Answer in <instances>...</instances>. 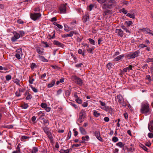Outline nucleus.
Listing matches in <instances>:
<instances>
[{
  "label": "nucleus",
  "instance_id": "f257e3e1",
  "mask_svg": "<svg viewBox=\"0 0 153 153\" xmlns=\"http://www.w3.org/2000/svg\"><path fill=\"white\" fill-rule=\"evenodd\" d=\"M116 2L115 0H109L103 4L102 8L104 10V15L111 14L112 12L111 9L116 6Z\"/></svg>",
  "mask_w": 153,
  "mask_h": 153
},
{
  "label": "nucleus",
  "instance_id": "f03ea898",
  "mask_svg": "<svg viewBox=\"0 0 153 153\" xmlns=\"http://www.w3.org/2000/svg\"><path fill=\"white\" fill-rule=\"evenodd\" d=\"M99 102L100 103L101 106L100 108L108 112L111 114H112L114 112L113 109L110 106H107L106 104L101 100H100Z\"/></svg>",
  "mask_w": 153,
  "mask_h": 153
},
{
  "label": "nucleus",
  "instance_id": "7ed1b4c3",
  "mask_svg": "<svg viewBox=\"0 0 153 153\" xmlns=\"http://www.w3.org/2000/svg\"><path fill=\"white\" fill-rule=\"evenodd\" d=\"M140 110L141 113L145 115H148L150 114V110L148 102H144L142 104Z\"/></svg>",
  "mask_w": 153,
  "mask_h": 153
},
{
  "label": "nucleus",
  "instance_id": "20e7f679",
  "mask_svg": "<svg viewBox=\"0 0 153 153\" xmlns=\"http://www.w3.org/2000/svg\"><path fill=\"white\" fill-rule=\"evenodd\" d=\"M71 79L72 81L79 86H82L83 84L82 80L76 76H71Z\"/></svg>",
  "mask_w": 153,
  "mask_h": 153
},
{
  "label": "nucleus",
  "instance_id": "39448f33",
  "mask_svg": "<svg viewBox=\"0 0 153 153\" xmlns=\"http://www.w3.org/2000/svg\"><path fill=\"white\" fill-rule=\"evenodd\" d=\"M41 16V14L39 13H34L30 14V18L34 21L39 19Z\"/></svg>",
  "mask_w": 153,
  "mask_h": 153
},
{
  "label": "nucleus",
  "instance_id": "423d86ee",
  "mask_svg": "<svg viewBox=\"0 0 153 153\" xmlns=\"http://www.w3.org/2000/svg\"><path fill=\"white\" fill-rule=\"evenodd\" d=\"M119 103L123 106H126V103L124 102L123 98L121 95H118L117 96Z\"/></svg>",
  "mask_w": 153,
  "mask_h": 153
},
{
  "label": "nucleus",
  "instance_id": "0eeeda50",
  "mask_svg": "<svg viewBox=\"0 0 153 153\" xmlns=\"http://www.w3.org/2000/svg\"><path fill=\"white\" fill-rule=\"evenodd\" d=\"M140 53V51H136L133 53H131L128 54L127 57L130 58H134L137 56Z\"/></svg>",
  "mask_w": 153,
  "mask_h": 153
},
{
  "label": "nucleus",
  "instance_id": "6e6552de",
  "mask_svg": "<svg viewBox=\"0 0 153 153\" xmlns=\"http://www.w3.org/2000/svg\"><path fill=\"white\" fill-rule=\"evenodd\" d=\"M141 31L145 34H149L150 36H153V33L152 31L148 28H143L141 29Z\"/></svg>",
  "mask_w": 153,
  "mask_h": 153
},
{
  "label": "nucleus",
  "instance_id": "1a4fd4ad",
  "mask_svg": "<svg viewBox=\"0 0 153 153\" xmlns=\"http://www.w3.org/2000/svg\"><path fill=\"white\" fill-rule=\"evenodd\" d=\"M36 52L39 54V55H45V53L44 51V49L39 47H36Z\"/></svg>",
  "mask_w": 153,
  "mask_h": 153
},
{
  "label": "nucleus",
  "instance_id": "9d476101",
  "mask_svg": "<svg viewBox=\"0 0 153 153\" xmlns=\"http://www.w3.org/2000/svg\"><path fill=\"white\" fill-rule=\"evenodd\" d=\"M13 33L14 36L12 37L11 39L13 42H14L20 38V35L19 33H17L16 31L14 32Z\"/></svg>",
  "mask_w": 153,
  "mask_h": 153
},
{
  "label": "nucleus",
  "instance_id": "9b49d317",
  "mask_svg": "<svg viewBox=\"0 0 153 153\" xmlns=\"http://www.w3.org/2000/svg\"><path fill=\"white\" fill-rule=\"evenodd\" d=\"M66 7L65 4H61L59 7V10L61 13H65L66 12Z\"/></svg>",
  "mask_w": 153,
  "mask_h": 153
},
{
  "label": "nucleus",
  "instance_id": "f8f14e48",
  "mask_svg": "<svg viewBox=\"0 0 153 153\" xmlns=\"http://www.w3.org/2000/svg\"><path fill=\"white\" fill-rule=\"evenodd\" d=\"M94 134L97 139L100 141H102L103 139L100 137V133L99 131L98 130L94 132Z\"/></svg>",
  "mask_w": 153,
  "mask_h": 153
},
{
  "label": "nucleus",
  "instance_id": "ddd939ff",
  "mask_svg": "<svg viewBox=\"0 0 153 153\" xmlns=\"http://www.w3.org/2000/svg\"><path fill=\"white\" fill-rule=\"evenodd\" d=\"M16 52V54L15 56L18 59H21V55L22 54V50L21 49H18Z\"/></svg>",
  "mask_w": 153,
  "mask_h": 153
},
{
  "label": "nucleus",
  "instance_id": "4468645a",
  "mask_svg": "<svg viewBox=\"0 0 153 153\" xmlns=\"http://www.w3.org/2000/svg\"><path fill=\"white\" fill-rule=\"evenodd\" d=\"M148 128L150 131L153 132V120L150 121L149 124Z\"/></svg>",
  "mask_w": 153,
  "mask_h": 153
},
{
  "label": "nucleus",
  "instance_id": "2eb2a0df",
  "mask_svg": "<svg viewBox=\"0 0 153 153\" xmlns=\"http://www.w3.org/2000/svg\"><path fill=\"white\" fill-rule=\"evenodd\" d=\"M53 44L54 45H57L58 47L63 48L64 46L62 44L56 40L54 41Z\"/></svg>",
  "mask_w": 153,
  "mask_h": 153
},
{
  "label": "nucleus",
  "instance_id": "dca6fc26",
  "mask_svg": "<svg viewBox=\"0 0 153 153\" xmlns=\"http://www.w3.org/2000/svg\"><path fill=\"white\" fill-rule=\"evenodd\" d=\"M124 56L123 54H121V55H120L117 56L116 57L114 58L113 59V61L114 62L118 61L119 60L121 59H122V58L124 57Z\"/></svg>",
  "mask_w": 153,
  "mask_h": 153
},
{
  "label": "nucleus",
  "instance_id": "f3484780",
  "mask_svg": "<svg viewBox=\"0 0 153 153\" xmlns=\"http://www.w3.org/2000/svg\"><path fill=\"white\" fill-rule=\"evenodd\" d=\"M38 151V149L36 147H33L32 149H30L29 150L30 152V153H36Z\"/></svg>",
  "mask_w": 153,
  "mask_h": 153
},
{
  "label": "nucleus",
  "instance_id": "a211bd4d",
  "mask_svg": "<svg viewBox=\"0 0 153 153\" xmlns=\"http://www.w3.org/2000/svg\"><path fill=\"white\" fill-rule=\"evenodd\" d=\"M89 19V15L88 14H86L83 18V22H85L88 21Z\"/></svg>",
  "mask_w": 153,
  "mask_h": 153
},
{
  "label": "nucleus",
  "instance_id": "6ab92c4d",
  "mask_svg": "<svg viewBox=\"0 0 153 153\" xmlns=\"http://www.w3.org/2000/svg\"><path fill=\"white\" fill-rule=\"evenodd\" d=\"M71 149H68L66 150L61 149L59 151L60 153H69L71 150Z\"/></svg>",
  "mask_w": 153,
  "mask_h": 153
},
{
  "label": "nucleus",
  "instance_id": "aec40b11",
  "mask_svg": "<svg viewBox=\"0 0 153 153\" xmlns=\"http://www.w3.org/2000/svg\"><path fill=\"white\" fill-rule=\"evenodd\" d=\"M116 32L117 33L118 35L122 36L123 35V31L121 29H116Z\"/></svg>",
  "mask_w": 153,
  "mask_h": 153
},
{
  "label": "nucleus",
  "instance_id": "412c9836",
  "mask_svg": "<svg viewBox=\"0 0 153 153\" xmlns=\"http://www.w3.org/2000/svg\"><path fill=\"white\" fill-rule=\"evenodd\" d=\"M38 57L39 59L42 61L44 62H48V60L46 59L44 56H42L40 55H39Z\"/></svg>",
  "mask_w": 153,
  "mask_h": 153
},
{
  "label": "nucleus",
  "instance_id": "4be33fe9",
  "mask_svg": "<svg viewBox=\"0 0 153 153\" xmlns=\"http://www.w3.org/2000/svg\"><path fill=\"white\" fill-rule=\"evenodd\" d=\"M55 82L56 81L55 80H53L51 83L48 84V88H50L53 87L55 84Z\"/></svg>",
  "mask_w": 153,
  "mask_h": 153
},
{
  "label": "nucleus",
  "instance_id": "5701e85b",
  "mask_svg": "<svg viewBox=\"0 0 153 153\" xmlns=\"http://www.w3.org/2000/svg\"><path fill=\"white\" fill-rule=\"evenodd\" d=\"M132 24V22L131 21H126L125 22L124 25L127 27H129Z\"/></svg>",
  "mask_w": 153,
  "mask_h": 153
},
{
  "label": "nucleus",
  "instance_id": "b1692460",
  "mask_svg": "<svg viewBox=\"0 0 153 153\" xmlns=\"http://www.w3.org/2000/svg\"><path fill=\"white\" fill-rule=\"evenodd\" d=\"M79 129L82 134H86V132L85 129L82 127H80Z\"/></svg>",
  "mask_w": 153,
  "mask_h": 153
},
{
  "label": "nucleus",
  "instance_id": "393cba45",
  "mask_svg": "<svg viewBox=\"0 0 153 153\" xmlns=\"http://www.w3.org/2000/svg\"><path fill=\"white\" fill-rule=\"evenodd\" d=\"M74 34H76V32H75L74 31H70L69 33L66 34L67 37H71L73 36V35Z\"/></svg>",
  "mask_w": 153,
  "mask_h": 153
},
{
  "label": "nucleus",
  "instance_id": "a878e982",
  "mask_svg": "<svg viewBox=\"0 0 153 153\" xmlns=\"http://www.w3.org/2000/svg\"><path fill=\"white\" fill-rule=\"evenodd\" d=\"M132 66L131 65H130L129 67H126L124 68L123 69V71L124 72H126L127 71H129L132 69Z\"/></svg>",
  "mask_w": 153,
  "mask_h": 153
},
{
  "label": "nucleus",
  "instance_id": "bb28decb",
  "mask_svg": "<svg viewBox=\"0 0 153 153\" xmlns=\"http://www.w3.org/2000/svg\"><path fill=\"white\" fill-rule=\"evenodd\" d=\"M116 146L120 148H122L124 146V144L122 142H119L116 144Z\"/></svg>",
  "mask_w": 153,
  "mask_h": 153
},
{
  "label": "nucleus",
  "instance_id": "cd10ccee",
  "mask_svg": "<svg viewBox=\"0 0 153 153\" xmlns=\"http://www.w3.org/2000/svg\"><path fill=\"white\" fill-rule=\"evenodd\" d=\"M21 147V145L20 143H19L16 147V151H17L20 153H21V151L20 148Z\"/></svg>",
  "mask_w": 153,
  "mask_h": 153
},
{
  "label": "nucleus",
  "instance_id": "c85d7f7f",
  "mask_svg": "<svg viewBox=\"0 0 153 153\" xmlns=\"http://www.w3.org/2000/svg\"><path fill=\"white\" fill-rule=\"evenodd\" d=\"M64 30L66 31H68L70 30L71 29V27H69L68 25L66 24H65L64 25Z\"/></svg>",
  "mask_w": 153,
  "mask_h": 153
},
{
  "label": "nucleus",
  "instance_id": "c756f323",
  "mask_svg": "<svg viewBox=\"0 0 153 153\" xmlns=\"http://www.w3.org/2000/svg\"><path fill=\"white\" fill-rule=\"evenodd\" d=\"M126 16L132 19L135 18V15L134 13H128L127 14Z\"/></svg>",
  "mask_w": 153,
  "mask_h": 153
},
{
  "label": "nucleus",
  "instance_id": "7c9ffc66",
  "mask_svg": "<svg viewBox=\"0 0 153 153\" xmlns=\"http://www.w3.org/2000/svg\"><path fill=\"white\" fill-rule=\"evenodd\" d=\"M93 114L94 116L96 117H98L100 115V114L99 113H98L96 110L94 111Z\"/></svg>",
  "mask_w": 153,
  "mask_h": 153
},
{
  "label": "nucleus",
  "instance_id": "2f4dec72",
  "mask_svg": "<svg viewBox=\"0 0 153 153\" xmlns=\"http://www.w3.org/2000/svg\"><path fill=\"white\" fill-rule=\"evenodd\" d=\"M14 82L15 83H16L17 85H18L19 86H21V85L20 84V80L17 79H16L14 80Z\"/></svg>",
  "mask_w": 153,
  "mask_h": 153
},
{
  "label": "nucleus",
  "instance_id": "473e14b6",
  "mask_svg": "<svg viewBox=\"0 0 153 153\" xmlns=\"http://www.w3.org/2000/svg\"><path fill=\"white\" fill-rule=\"evenodd\" d=\"M119 140L118 138L116 137H113L112 138V141L114 143L117 142Z\"/></svg>",
  "mask_w": 153,
  "mask_h": 153
},
{
  "label": "nucleus",
  "instance_id": "72a5a7b5",
  "mask_svg": "<svg viewBox=\"0 0 153 153\" xmlns=\"http://www.w3.org/2000/svg\"><path fill=\"white\" fill-rule=\"evenodd\" d=\"M120 12H123L124 14H127L128 11L127 10H126L124 8H122L120 10Z\"/></svg>",
  "mask_w": 153,
  "mask_h": 153
},
{
  "label": "nucleus",
  "instance_id": "f704fd0d",
  "mask_svg": "<svg viewBox=\"0 0 153 153\" xmlns=\"http://www.w3.org/2000/svg\"><path fill=\"white\" fill-rule=\"evenodd\" d=\"M18 32L20 34V37H22L25 35V32L22 30L19 31Z\"/></svg>",
  "mask_w": 153,
  "mask_h": 153
},
{
  "label": "nucleus",
  "instance_id": "c9c22d12",
  "mask_svg": "<svg viewBox=\"0 0 153 153\" xmlns=\"http://www.w3.org/2000/svg\"><path fill=\"white\" fill-rule=\"evenodd\" d=\"M29 106L28 104L26 103H25L22 106V108L26 109Z\"/></svg>",
  "mask_w": 153,
  "mask_h": 153
},
{
  "label": "nucleus",
  "instance_id": "e433bc0d",
  "mask_svg": "<svg viewBox=\"0 0 153 153\" xmlns=\"http://www.w3.org/2000/svg\"><path fill=\"white\" fill-rule=\"evenodd\" d=\"M84 51H82V50L81 49H79L78 50V53L79 54H82L83 56H85V52Z\"/></svg>",
  "mask_w": 153,
  "mask_h": 153
},
{
  "label": "nucleus",
  "instance_id": "4c0bfd02",
  "mask_svg": "<svg viewBox=\"0 0 153 153\" xmlns=\"http://www.w3.org/2000/svg\"><path fill=\"white\" fill-rule=\"evenodd\" d=\"M75 101L78 104H81L82 102V100L80 99L79 98L76 99Z\"/></svg>",
  "mask_w": 153,
  "mask_h": 153
},
{
  "label": "nucleus",
  "instance_id": "58836bf2",
  "mask_svg": "<svg viewBox=\"0 0 153 153\" xmlns=\"http://www.w3.org/2000/svg\"><path fill=\"white\" fill-rule=\"evenodd\" d=\"M88 40L89 41V42L91 44H92L94 45H95V42L94 40L91 38L88 39Z\"/></svg>",
  "mask_w": 153,
  "mask_h": 153
},
{
  "label": "nucleus",
  "instance_id": "ea45409f",
  "mask_svg": "<svg viewBox=\"0 0 153 153\" xmlns=\"http://www.w3.org/2000/svg\"><path fill=\"white\" fill-rule=\"evenodd\" d=\"M94 49V47H93L91 48H89L87 51L88 52L91 53H92Z\"/></svg>",
  "mask_w": 153,
  "mask_h": 153
},
{
  "label": "nucleus",
  "instance_id": "a19ab883",
  "mask_svg": "<svg viewBox=\"0 0 153 153\" xmlns=\"http://www.w3.org/2000/svg\"><path fill=\"white\" fill-rule=\"evenodd\" d=\"M114 65L113 64L111 63H109L107 65V68L108 69H111L112 66H113Z\"/></svg>",
  "mask_w": 153,
  "mask_h": 153
},
{
  "label": "nucleus",
  "instance_id": "79ce46f5",
  "mask_svg": "<svg viewBox=\"0 0 153 153\" xmlns=\"http://www.w3.org/2000/svg\"><path fill=\"white\" fill-rule=\"evenodd\" d=\"M37 67L36 64L34 63H32L30 65V68L32 69H33L34 68Z\"/></svg>",
  "mask_w": 153,
  "mask_h": 153
},
{
  "label": "nucleus",
  "instance_id": "37998d69",
  "mask_svg": "<svg viewBox=\"0 0 153 153\" xmlns=\"http://www.w3.org/2000/svg\"><path fill=\"white\" fill-rule=\"evenodd\" d=\"M32 98L31 95L29 93H28L27 96L26 98V100H28Z\"/></svg>",
  "mask_w": 153,
  "mask_h": 153
},
{
  "label": "nucleus",
  "instance_id": "c03bdc74",
  "mask_svg": "<svg viewBox=\"0 0 153 153\" xmlns=\"http://www.w3.org/2000/svg\"><path fill=\"white\" fill-rule=\"evenodd\" d=\"M128 151V152H134V149L133 148H129L127 149Z\"/></svg>",
  "mask_w": 153,
  "mask_h": 153
},
{
  "label": "nucleus",
  "instance_id": "a18cd8bd",
  "mask_svg": "<svg viewBox=\"0 0 153 153\" xmlns=\"http://www.w3.org/2000/svg\"><path fill=\"white\" fill-rule=\"evenodd\" d=\"M30 87L31 88L32 90L33 91H34V92L36 93L38 92L37 89L33 87L32 85H31L30 86Z\"/></svg>",
  "mask_w": 153,
  "mask_h": 153
},
{
  "label": "nucleus",
  "instance_id": "49530a36",
  "mask_svg": "<svg viewBox=\"0 0 153 153\" xmlns=\"http://www.w3.org/2000/svg\"><path fill=\"white\" fill-rule=\"evenodd\" d=\"M41 106L44 108H45L47 106V105L45 103H42L41 104Z\"/></svg>",
  "mask_w": 153,
  "mask_h": 153
},
{
  "label": "nucleus",
  "instance_id": "de8ad7c7",
  "mask_svg": "<svg viewBox=\"0 0 153 153\" xmlns=\"http://www.w3.org/2000/svg\"><path fill=\"white\" fill-rule=\"evenodd\" d=\"M94 6L92 4H90L88 7V9L89 11H91L92 8Z\"/></svg>",
  "mask_w": 153,
  "mask_h": 153
},
{
  "label": "nucleus",
  "instance_id": "09e8293b",
  "mask_svg": "<svg viewBox=\"0 0 153 153\" xmlns=\"http://www.w3.org/2000/svg\"><path fill=\"white\" fill-rule=\"evenodd\" d=\"M146 152H147L148 149L145 146L143 145H141L140 146Z\"/></svg>",
  "mask_w": 153,
  "mask_h": 153
},
{
  "label": "nucleus",
  "instance_id": "8fccbe9b",
  "mask_svg": "<svg viewBox=\"0 0 153 153\" xmlns=\"http://www.w3.org/2000/svg\"><path fill=\"white\" fill-rule=\"evenodd\" d=\"M82 105L84 107H87L88 105V101H87L86 102H84Z\"/></svg>",
  "mask_w": 153,
  "mask_h": 153
},
{
  "label": "nucleus",
  "instance_id": "3c124183",
  "mask_svg": "<svg viewBox=\"0 0 153 153\" xmlns=\"http://www.w3.org/2000/svg\"><path fill=\"white\" fill-rule=\"evenodd\" d=\"M85 114V112L84 110H82L80 113V117H81V116H83L84 114Z\"/></svg>",
  "mask_w": 153,
  "mask_h": 153
},
{
  "label": "nucleus",
  "instance_id": "603ef678",
  "mask_svg": "<svg viewBox=\"0 0 153 153\" xmlns=\"http://www.w3.org/2000/svg\"><path fill=\"white\" fill-rule=\"evenodd\" d=\"M6 79L7 81H9L11 79V76L10 75H7L6 76Z\"/></svg>",
  "mask_w": 153,
  "mask_h": 153
},
{
  "label": "nucleus",
  "instance_id": "864d4df0",
  "mask_svg": "<svg viewBox=\"0 0 153 153\" xmlns=\"http://www.w3.org/2000/svg\"><path fill=\"white\" fill-rule=\"evenodd\" d=\"M43 129L46 133L48 134V133L49 129L48 128L45 127L43 128Z\"/></svg>",
  "mask_w": 153,
  "mask_h": 153
},
{
  "label": "nucleus",
  "instance_id": "5fc2aeb1",
  "mask_svg": "<svg viewBox=\"0 0 153 153\" xmlns=\"http://www.w3.org/2000/svg\"><path fill=\"white\" fill-rule=\"evenodd\" d=\"M81 146V144L80 143L74 144L72 145V147L73 148L74 147H78L80 146Z\"/></svg>",
  "mask_w": 153,
  "mask_h": 153
},
{
  "label": "nucleus",
  "instance_id": "6e6d98bb",
  "mask_svg": "<svg viewBox=\"0 0 153 153\" xmlns=\"http://www.w3.org/2000/svg\"><path fill=\"white\" fill-rule=\"evenodd\" d=\"M148 137L150 138H152L153 137V134L152 133H149L148 134Z\"/></svg>",
  "mask_w": 153,
  "mask_h": 153
},
{
  "label": "nucleus",
  "instance_id": "4d7b16f0",
  "mask_svg": "<svg viewBox=\"0 0 153 153\" xmlns=\"http://www.w3.org/2000/svg\"><path fill=\"white\" fill-rule=\"evenodd\" d=\"M145 47H146V46L143 44H141L139 45V46H138V48H143Z\"/></svg>",
  "mask_w": 153,
  "mask_h": 153
},
{
  "label": "nucleus",
  "instance_id": "13d9d810",
  "mask_svg": "<svg viewBox=\"0 0 153 153\" xmlns=\"http://www.w3.org/2000/svg\"><path fill=\"white\" fill-rule=\"evenodd\" d=\"M71 131H69L68 133V136L67 138V140L69 139L71 137Z\"/></svg>",
  "mask_w": 153,
  "mask_h": 153
},
{
  "label": "nucleus",
  "instance_id": "bf43d9fd",
  "mask_svg": "<svg viewBox=\"0 0 153 153\" xmlns=\"http://www.w3.org/2000/svg\"><path fill=\"white\" fill-rule=\"evenodd\" d=\"M29 138V137L25 136H22L21 137V140L23 141V140Z\"/></svg>",
  "mask_w": 153,
  "mask_h": 153
},
{
  "label": "nucleus",
  "instance_id": "052dcab7",
  "mask_svg": "<svg viewBox=\"0 0 153 153\" xmlns=\"http://www.w3.org/2000/svg\"><path fill=\"white\" fill-rule=\"evenodd\" d=\"M82 65L83 64L81 63L79 64L76 65H75V67L77 68H79L81 67Z\"/></svg>",
  "mask_w": 153,
  "mask_h": 153
},
{
  "label": "nucleus",
  "instance_id": "680f3d73",
  "mask_svg": "<svg viewBox=\"0 0 153 153\" xmlns=\"http://www.w3.org/2000/svg\"><path fill=\"white\" fill-rule=\"evenodd\" d=\"M146 79H148L149 81H150L152 80L151 77L149 75L146 76Z\"/></svg>",
  "mask_w": 153,
  "mask_h": 153
},
{
  "label": "nucleus",
  "instance_id": "e2e57ef3",
  "mask_svg": "<svg viewBox=\"0 0 153 153\" xmlns=\"http://www.w3.org/2000/svg\"><path fill=\"white\" fill-rule=\"evenodd\" d=\"M104 121L105 122H108L109 120V119L108 117H105L104 119Z\"/></svg>",
  "mask_w": 153,
  "mask_h": 153
},
{
  "label": "nucleus",
  "instance_id": "0e129e2a",
  "mask_svg": "<svg viewBox=\"0 0 153 153\" xmlns=\"http://www.w3.org/2000/svg\"><path fill=\"white\" fill-rule=\"evenodd\" d=\"M70 104L72 106L74 107L75 108H77L78 107L75 104L71 103Z\"/></svg>",
  "mask_w": 153,
  "mask_h": 153
},
{
  "label": "nucleus",
  "instance_id": "69168bd1",
  "mask_svg": "<svg viewBox=\"0 0 153 153\" xmlns=\"http://www.w3.org/2000/svg\"><path fill=\"white\" fill-rule=\"evenodd\" d=\"M45 116L44 114H42V115H40L39 117V119L41 120H43L44 119V117Z\"/></svg>",
  "mask_w": 153,
  "mask_h": 153
},
{
  "label": "nucleus",
  "instance_id": "338daca9",
  "mask_svg": "<svg viewBox=\"0 0 153 153\" xmlns=\"http://www.w3.org/2000/svg\"><path fill=\"white\" fill-rule=\"evenodd\" d=\"M40 9L39 7H37L35 8L34 11H40Z\"/></svg>",
  "mask_w": 153,
  "mask_h": 153
},
{
  "label": "nucleus",
  "instance_id": "774afa93",
  "mask_svg": "<svg viewBox=\"0 0 153 153\" xmlns=\"http://www.w3.org/2000/svg\"><path fill=\"white\" fill-rule=\"evenodd\" d=\"M147 62H153V58H148L147 59Z\"/></svg>",
  "mask_w": 153,
  "mask_h": 153
}]
</instances>
